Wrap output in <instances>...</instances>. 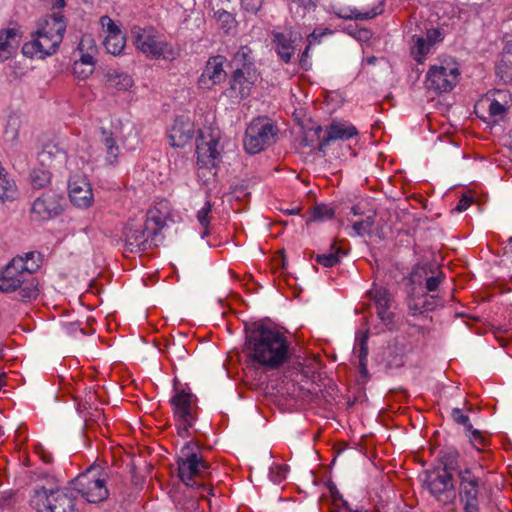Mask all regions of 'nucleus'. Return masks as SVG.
Listing matches in <instances>:
<instances>
[{
	"label": "nucleus",
	"mask_w": 512,
	"mask_h": 512,
	"mask_svg": "<svg viewBox=\"0 0 512 512\" xmlns=\"http://www.w3.org/2000/svg\"><path fill=\"white\" fill-rule=\"evenodd\" d=\"M42 264L38 252H27L14 257L1 271L0 292L18 293L22 301H31L40 293L39 281L33 276Z\"/></svg>",
	"instance_id": "nucleus-1"
},
{
	"label": "nucleus",
	"mask_w": 512,
	"mask_h": 512,
	"mask_svg": "<svg viewBox=\"0 0 512 512\" xmlns=\"http://www.w3.org/2000/svg\"><path fill=\"white\" fill-rule=\"evenodd\" d=\"M246 350L252 363L265 370L278 369L289 359V342L286 335L264 325L248 334Z\"/></svg>",
	"instance_id": "nucleus-2"
},
{
	"label": "nucleus",
	"mask_w": 512,
	"mask_h": 512,
	"mask_svg": "<svg viewBox=\"0 0 512 512\" xmlns=\"http://www.w3.org/2000/svg\"><path fill=\"white\" fill-rule=\"evenodd\" d=\"M66 22L60 13H53L40 20L31 39L22 46V53L29 58L43 59L55 53L63 40Z\"/></svg>",
	"instance_id": "nucleus-3"
},
{
	"label": "nucleus",
	"mask_w": 512,
	"mask_h": 512,
	"mask_svg": "<svg viewBox=\"0 0 512 512\" xmlns=\"http://www.w3.org/2000/svg\"><path fill=\"white\" fill-rule=\"evenodd\" d=\"M137 50L151 59L175 60L180 51L153 27H134L131 31Z\"/></svg>",
	"instance_id": "nucleus-4"
},
{
	"label": "nucleus",
	"mask_w": 512,
	"mask_h": 512,
	"mask_svg": "<svg viewBox=\"0 0 512 512\" xmlns=\"http://www.w3.org/2000/svg\"><path fill=\"white\" fill-rule=\"evenodd\" d=\"M195 449H197V445L192 442H187L182 448V455L177 461L178 475L186 486L200 490V497L204 498L205 493L214 494L211 488L202 482H198L197 479L204 477L209 465L202 459L200 454L195 452Z\"/></svg>",
	"instance_id": "nucleus-5"
},
{
	"label": "nucleus",
	"mask_w": 512,
	"mask_h": 512,
	"mask_svg": "<svg viewBox=\"0 0 512 512\" xmlns=\"http://www.w3.org/2000/svg\"><path fill=\"white\" fill-rule=\"evenodd\" d=\"M108 478L109 475L103 467L92 465L71 482V487L87 502L100 503L109 496Z\"/></svg>",
	"instance_id": "nucleus-6"
},
{
	"label": "nucleus",
	"mask_w": 512,
	"mask_h": 512,
	"mask_svg": "<svg viewBox=\"0 0 512 512\" xmlns=\"http://www.w3.org/2000/svg\"><path fill=\"white\" fill-rule=\"evenodd\" d=\"M31 505L37 512H77L76 498L71 486L54 490L42 487L34 492Z\"/></svg>",
	"instance_id": "nucleus-7"
},
{
	"label": "nucleus",
	"mask_w": 512,
	"mask_h": 512,
	"mask_svg": "<svg viewBox=\"0 0 512 512\" xmlns=\"http://www.w3.org/2000/svg\"><path fill=\"white\" fill-rule=\"evenodd\" d=\"M459 501L463 512H480L484 500L485 482L476 476L470 468L460 469Z\"/></svg>",
	"instance_id": "nucleus-8"
},
{
	"label": "nucleus",
	"mask_w": 512,
	"mask_h": 512,
	"mask_svg": "<svg viewBox=\"0 0 512 512\" xmlns=\"http://www.w3.org/2000/svg\"><path fill=\"white\" fill-rule=\"evenodd\" d=\"M277 127L266 117H258L248 125L244 137V149L257 154L275 142Z\"/></svg>",
	"instance_id": "nucleus-9"
},
{
	"label": "nucleus",
	"mask_w": 512,
	"mask_h": 512,
	"mask_svg": "<svg viewBox=\"0 0 512 512\" xmlns=\"http://www.w3.org/2000/svg\"><path fill=\"white\" fill-rule=\"evenodd\" d=\"M171 404L178 425V434L182 438L189 437L190 428L193 427L196 421V397L189 389L175 388Z\"/></svg>",
	"instance_id": "nucleus-10"
},
{
	"label": "nucleus",
	"mask_w": 512,
	"mask_h": 512,
	"mask_svg": "<svg viewBox=\"0 0 512 512\" xmlns=\"http://www.w3.org/2000/svg\"><path fill=\"white\" fill-rule=\"evenodd\" d=\"M459 76L458 64L453 59H448L429 68L425 85L436 93L450 92L458 83Z\"/></svg>",
	"instance_id": "nucleus-11"
},
{
	"label": "nucleus",
	"mask_w": 512,
	"mask_h": 512,
	"mask_svg": "<svg viewBox=\"0 0 512 512\" xmlns=\"http://www.w3.org/2000/svg\"><path fill=\"white\" fill-rule=\"evenodd\" d=\"M454 463H446L442 471L430 473L426 476L425 486L430 494L441 504H453L456 500V490L451 471Z\"/></svg>",
	"instance_id": "nucleus-12"
},
{
	"label": "nucleus",
	"mask_w": 512,
	"mask_h": 512,
	"mask_svg": "<svg viewBox=\"0 0 512 512\" xmlns=\"http://www.w3.org/2000/svg\"><path fill=\"white\" fill-rule=\"evenodd\" d=\"M220 139V130L215 126L199 129V135L196 139V153L198 163L202 166L214 165L220 155L218 149Z\"/></svg>",
	"instance_id": "nucleus-13"
},
{
	"label": "nucleus",
	"mask_w": 512,
	"mask_h": 512,
	"mask_svg": "<svg viewBox=\"0 0 512 512\" xmlns=\"http://www.w3.org/2000/svg\"><path fill=\"white\" fill-rule=\"evenodd\" d=\"M125 252L138 253L150 249L155 236L150 234L142 221L132 220L123 231Z\"/></svg>",
	"instance_id": "nucleus-14"
},
{
	"label": "nucleus",
	"mask_w": 512,
	"mask_h": 512,
	"mask_svg": "<svg viewBox=\"0 0 512 512\" xmlns=\"http://www.w3.org/2000/svg\"><path fill=\"white\" fill-rule=\"evenodd\" d=\"M258 78L259 74L256 69L249 65L236 69L230 79L229 97L238 100L247 98L251 94Z\"/></svg>",
	"instance_id": "nucleus-15"
},
{
	"label": "nucleus",
	"mask_w": 512,
	"mask_h": 512,
	"mask_svg": "<svg viewBox=\"0 0 512 512\" xmlns=\"http://www.w3.org/2000/svg\"><path fill=\"white\" fill-rule=\"evenodd\" d=\"M70 202L79 209H88L94 203V194L89 179L84 175H74L68 182Z\"/></svg>",
	"instance_id": "nucleus-16"
},
{
	"label": "nucleus",
	"mask_w": 512,
	"mask_h": 512,
	"mask_svg": "<svg viewBox=\"0 0 512 512\" xmlns=\"http://www.w3.org/2000/svg\"><path fill=\"white\" fill-rule=\"evenodd\" d=\"M62 197L55 192H46L32 204L31 213L39 221L49 220L62 211Z\"/></svg>",
	"instance_id": "nucleus-17"
},
{
	"label": "nucleus",
	"mask_w": 512,
	"mask_h": 512,
	"mask_svg": "<svg viewBox=\"0 0 512 512\" xmlns=\"http://www.w3.org/2000/svg\"><path fill=\"white\" fill-rule=\"evenodd\" d=\"M100 25L106 34L103 44L107 52L112 55L121 54L125 48L126 38L119 25L106 15L100 18Z\"/></svg>",
	"instance_id": "nucleus-18"
},
{
	"label": "nucleus",
	"mask_w": 512,
	"mask_h": 512,
	"mask_svg": "<svg viewBox=\"0 0 512 512\" xmlns=\"http://www.w3.org/2000/svg\"><path fill=\"white\" fill-rule=\"evenodd\" d=\"M22 36V29L16 23L0 29V62L9 60L17 53Z\"/></svg>",
	"instance_id": "nucleus-19"
},
{
	"label": "nucleus",
	"mask_w": 512,
	"mask_h": 512,
	"mask_svg": "<svg viewBox=\"0 0 512 512\" xmlns=\"http://www.w3.org/2000/svg\"><path fill=\"white\" fill-rule=\"evenodd\" d=\"M507 96V93L503 91H496L493 94H487L476 105V109L487 110L488 121L498 123L505 117L507 113Z\"/></svg>",
	"instance_id": "nucleus-20"
},
{
	"label": "nucleus",
	"mask_w": 512,
	"mask_h": 512,
	"mask_svg": "<svg viewBox=\"0 0 512 512\" xmlns=\"http://www.w3.org/2000/svg\"><path fill=\"white\" fill-rule=\"evenodd\" d=\"M194 133V124L189 117H176L168 131L169 143L172 147L182 148L190 143Z\"/></svg>",
	"instance_id": "nucleus-21"
},
{
	"label": "nucleus",
	"mask_w": 512,
	"mask_h": 512,
	"mask_svg": "<svg viewBox=\"0 0 512 512\" xmlns=\"http://www.w3.org/2000/svg\"><path fill=\"white\" fill-rule=\"evenodd\" d=\"M223 65H224V57H222V56L211 57L207 61L206 65L198 79V86L201 89L209 90L213 86L221 83L226 77V72L224 70Z\"/></svg>",
	"instance_id": "nucleus-22"
},
{
	"label": "nucleus",
	"mask_w": 512,
	"mask_h": 512,
	"mask_svg": "<svg viewBox=\"0 0 512 512\" xmlns=\"http://www.w3.org/2000/svg\"><path fill=\"white\" fill-rule=\"evenodd\" d=\"M302 41V35L296 31L274 34V44L278 56L285 63H289L296 47Z\"/></svg>",
	"instance_id": "nucleus-23"
},
{
	"label": "nucleus",
	"mask_w": 512,
	"mask_h": 512,
	"mask_svg": "<svg viewBox=\"0 0 512 512\" xmlns=\"http://www.w3.org/2000/svg\"><path fill=\"white\" fill-rule=\"evenodd\" d=\"M327 136L320 142L322 151L331 141L348 140L358 134L356 127L348 122H332L326 129Z\"/></svg>",
	"instance_id": "nucleus-24"
},
{
	"label": "nucleus",
	"mask_w": 512,
	"mask_h": 512,
	"mask_svg": "<svg viewBox=\"0 0 512 512\" xmlns=\"http://www.w3.org/2000/svg\"><path fill=\"white\" fill-rule=\"evenodd\" d=\"M371 299L375 302L377 314L380 320L389 325L393 319V313L390 311L391 296L384 287H373L368 292Z\"/></svg>",
	"instance_id": "nucleus-25"
},
{
	"label": "nucleus",
	"mask_w": 512,
	"mask_h": 512,
	"mask_svg": "<svg viewBox=\"0 0 512 512\" xmlns=\"http://www.w3.org/2000/svg\"><path fill=\"white\" fill-rule=\"evenodd\" d=\"M383 11L384 4L382 1H379L369 9H364L363 11H357L356 8L342 9L337 15L343 19L369 20L382 14Z\"/></svg>",
	"instance_id": "nucleus-26"
},
{
	"label": "nucleus",
	"mask_w": 512,
	"mask_h": 512,
	"mask_svg": "<svg viewBox=\"0 0 512 512\" xmlns=\"http://www.w3.org/2000/svg\"><path fill=\"white\" fill-rule=\"evenodd\" d=\"M497 75L505 83H512V41H508L504 46L501 63L497 66Z\"/></svg>",
	"instance_id": "nucleus-27"
},
{
	"label": "nucleus",
	"mask_w": 512,
	"mask_h": 512,
	"mask_svg": "<svg viewBox=\"0 0 512 512\" xmlns=\"http://www.w3.org/2000/svg\"><path fill=\"white\" fill-rule=\"evenodd\" d=\"M165 220L166 213L154 207L148 210L145 220L142 221V223L146 226L148 232L156 237L165 225Z\"/></svg>",
	"instance_id": "nucleus-28"
},
{
	"label": "nucleus",
	"mask_w": 512,
	"mask_h": 512,
	"mask_svg": "<svg viewBox=\"0 0 512 512\" xmlns=\"http://www.w3.org/2000/svg\"><path fill=\"white\" fill-rule=\"evenodd\" d=\"M106 77L108 87L114 88L118 91H127L134 84V81L129 74L117 70L109 71Z\"/></svg>",
	"instance_id": "nucleus-29"
},
{
	"label": "nucleus",
	"mask_w": 512,
	"mask_h": 512,
	"mask_svg": "<svg viewBox=\"0 0 512 512\" xmlns=\"http://www.w3.org/2000/svg\"><path fill=\"white\" fill-rule=\"evenodd\" d=\"M432 46L425 40L424 36L414 35L412 37L411 54L418 63H423L431 52Z\"/></svg>",
	"instance_id": "nucleus-30"
},
{
	"label": "nucleus",
	"mask_w": 512,
	"mask_h": 512,
	"mask_svg": "<svg viewBox=\"0 0 512 512\" xmlns=\"http://www.w3.org/2000/svg\"><path fill=\"white\" fill-rule=\"evenodd\" d=\"M102 142L106 149L105 160L109 165L117 163L120 154V147L116 144V139L107 131H102Z\"/></svg>",
	"instance_id": "nucleus-31"
},
{
	"label": "nucleus",
	"mask_w": 512,
	"mask_h": 512,
	"mask_svg": "<svg viewBox=\"0 0 512 512\" xmlns=\"http://www.w3.org/2000/svg\"><path fill=\"white\" fill-rule=\"evenodd\" d=\"M326 34H331V31L328 30V29H325L321 32H316V31H313L311 34H309L307 36V46L305 48V50L303 51L301 57H300V64L301 66L304 68V69H308L311 65V63L309 62V50L311 48V46L313 45H316V44H319L320 43V39L322 36L326 35Z\"/></svg>",
	"instance_id": "nucleus-32"
},
{
	"label": "nucleus",
	"mask_w": 512,
	"mask_h": 512,
	"mask_svg": "<svg viewBox=\"0 0 512 512\" xmlns=\"http://www.w3.org/2000/svg\"><path fill=\"white\" fill-rule=\"evenodd\" d=\"M212 207L210 201H205L203 206L197 211L196 219L199 222L202 231L201 238L204 239L210 235L209 225H210V213Z\"/></svg>",
	"instance_id": "nucleus-33"
},
{
	"label": "nucleus",
	"mask_w": 512,
	"mask_h": 512,
	"mask_svg": "<svg viewBox=\"0 0 512 512\" xmlns=\"http://www.w3.org/2000/svg\"><path fill=\"white\" fill-rule=\"evenodd\" d=\"M291 1V7L290 10L296 14H298L300 17H304L306 12H309L313 10L318 0H290Z\"/></svg>",
	"instance_id": "nucleus-34"
},
{
	"label": "nucleus",
	"mask_w": 512,
	"mask_h": 512,
	"mask_svg": "<svg viewBox=\"0 0 512 512\" xmlns=\"http://www.w3.org/2000/svg\"><path fill=\"white\" fill-rule=\"evenodd\" d=\"M19 137V120L16 117H10L5 131H4V138L7 142H10L11 144H14L18 141Z\"/></svg>",
	"instance_id": "nucleus-35"
},
{
	"label": "nucleus",
	"mask_w": 512,
	"mask_h": 512,
	"mask_svg": "<svg viewBox=\"0 0 512 512\" xmlns=\"http://www.w3.org/2000/svg\"><path fill=\"white\" fill-rule=\"evenodd\" d=\"M469 440L471 444L477 451H484L485 448L489 445V439L487 436L483 435L479 430L474 429L467 431Z\"/></svg>",
	"instance_id": "nucleus-36"
},
{
	"label": "nucleus",
	"mask_w": 512,
	"mask_h": 512,
	"mask_svg": "<svg viewBox=\"0 0 512 512\" xmlns=\"http://www.w3.org/2000/svg\"><path fill=\"white\" fill-rule=\"evenodd\" d=\"M31 183L34 188L40 189L49 184L50 173L43 169H35L30 174Z\"/></svg>",
	"instance_id": "nucleus-37"
},
{
	"label": "nucleus",
	"mask_w": 512,
	"mask_h": 512,
	"mask_svg": "<svg viewBox=\"0 0 512 512\" xmlns=\"http://www.w3.org/2000/svg\"><path fill=\"white\" fill-rule=\"evenodd\" d=\"M342 250L340 248H336L335 251H331L329 253L318 254L316 256V261L323 265L324 267H333L340 261V254Z\"/></svg>",
	"instance_id": "nucleus-38"
},
{
	"label": "nucleus",
	"mask_w": 512,
	"mask_h": 512,
	"mask_svg": "<svg viewBox=\"0 0 512 512\" xmlns=\"http://www.w3.org/2000/svg\"><path fill=\"white\" fill-rule=\"evenodd\" d=\"M334 216V210L329 205L321 204L314 207L311 213V221H325Z\"/></svg>",
	"instance_id": "nucleus-39"
},
{
	"label": "nucleus",
	"mask_w": 512,
	"mask_h": 512,
	"mask_svg": "<svg viewBox=\"0 0 512 512\" xmlns=\"http://www.w3.org/2000/svg\"><path fill=\"white\" fill-rule=\"evenodd\" d=\"M125 128L127 136L122 140V144L127 150H135L139 145L138 131L132 124H127Z\"/></svg>",
	"instance_id": "nucleus-40"
},
{
	"label": "nucleus",
	"mask_w": 512,
	"mask_h": 512,
	"mask_svg": "<svg viewBox=\"0 0 512 512\" xmlns=\"http://www.w3.org/2000/svg\"><path fill=\"white\" fill-rule=\"evenodd\" d=\"M214 17L220 27L226 32L232 29L235 23L233 15L225 10H217L214 12Z\"/></svg>",
	"instance_id": "nucleus-41"
},
{
	"label": "nucleus",
	"mask_w": 512,
	"mask_h": 512,
	"mask_svg": "<svg viewBox=\"0 0 512 512\" xmlns=\"http://www.w3.org/2000/svg\"><path fill=\"white\" fill-rule=\"evenodd\" d=\"M287 473L288 467L286 465L274 464L270 467L269 478L273 483L278 484L286 479Z\"/></svg>",
	"instance_id": "nucleus-42"
},
{
	"label": "nucleus",
	"mask_w": 512,
	"mask_h": 512,
	"mask_svg": "<svg viewBox=\"0 0 512 512\" xmlns=\"http://www.w3.org/2000/svg\"><path fill=\"white\" fill-rule=\"evenodd\" d=\"M61 327L63 332L66 335L77 337L79 334L84 335V328L82 327V322L76 321V322H62Z\"/></svg>",
	"instance_id": "nucleus-43"
},
{
	"label": "nucleus",
	"mask_w": 512,
	"mask_h": 512,
	"mask_svg": "<svg viewBox=\"0 0 512 512\" xmlns=\"http://www.w3.org/2000/svg\"><path fill=\"white\" fill-rule=\"evenodd\" d=\"M78 49L80 52H91L97 53V46L92 35L85 34L81 37L80 42L78 44Z\"/></svg>",
	"instance_id": "nucleus-44"
},
{
	"label": "nucleus",
	"mask_w": 512,
	"mask_h": 512,
	"mask_svg": "<svg viewBox=\"0 0 512 512\" xmlns=\"http://www.w3.org/2000/svg\"><path fill=\"white\" fill-rule=\"evenodd\" d=\"M452 417L458 423L463 425L466 430H472V424L470 423L469 417L462 413L459 408H455L452 410Z\"/></svg>",
	"instance_id": "nucleus-45"
},
{
	"label": "nucleus",
	"mask_w": 512,
	"mask_h": 512,
	"mask_svg": "<svg viewBox=\"0 0 512 512\" xmlns=\"http://www.w3.org/2000/svg\"><path fill=\"white\" fill-rule=\"evenodd\" d=\"M94 71V68L91 65L83 66L82 64L73 65V72L79 79H87Z\"/></svg>",
	"instance_id": "nucleus-46"
},
{
	"label": "nucleus",
	"mask_w": 512,
	"mask_h": 512,
	"mask_svg": "<svg viewBox=\"0 0 512 512\" xmlns=\"http://www.w3.org/2000/svg\"><path fill=\"white\" fill-rule=\"evenodd\" d=\"M373 223V218L367 217L365 220L354 222L353 230L356 232L357 235H362L372 227Z\"/></svg>",
	"instance_id": "nucleus-47"
},
{
	"label": "nucleus",
	"mask_w": 512,
	"mask_h": 512,
	"mask_svg": "<svg viewBox=\"0 0 512 512\" xmlns=\"http://www.w3.org/2000/svg\"><path fill=\"white\" fill-rule=\"evenodd\" d=\"M424 38L433 47L436 43H439L443 40V35L440 29H430L427 31Z\"/></svg>",
	"instance_id": "nucleus-48"
},
{
	"label": "nucleus",
	"mask_w": 512,
	"mask_h": 512,
	"mask_svg": "<svg viewBox=\"0 0 512 512\" xmlns=\"http://www.w3.org/2000/svg\"><path fill=\"white\" fill-rule=\"evenodd\" d=\"M242 7L251 13H256L261 8L264 0H240Z\"/></svg>",
	"instance_id": "nucleus-49"
},
{
	"label": "nucleus",
	"mask_w": 512,
	"mask_h": 512,
	"mask_svg": "<svg viewBox=\"0 0 512 512\" xmlns=\"http://www.w3.org/2000/svg\"><path fill=\"white\" fill-rule=\"evenodd\" d=\"M80 59L75 61L76 64H82L83 66L91 65L93 68L95 66L94 56L96 53L91 52H80Z\"/></svg>",
	"instance_id": "nucleus-50"
},
{
	"label": "nucleus",
	"mask_w": 512,
	"mask_h": 512,
	"mask_svg": "<svg viewBox=\"0 0 512 512\" xmlns=\"http://www.w3.org/2000/svg\"><path fill=\"white\" fill-rule=\"evenodd\" d=\"M442 281V274L439 273L436 276H431L426 279V289L430 292L437 290Z\"/></svg>",
	"instance_id": "nucleus-51"
},
{
	"label": "nucleus",
	"mask_w": 512,
	"mask_h": 512,
	"mask_svg": "<svg viewBox=\"0 0 512 512\" xmlns=\"http://www.w3.org/2000/svg\"><path fill=\"white\" fill-rule=\"evenodd\" d=\"M368 355V347H367V336L364 335L359 343V360L360 364L364 365V361L366 360Z\"/></svg>",
	"instance_id": "nucleus-52"
},
{
	"label": "nucleus",
	"mask_w": 512,
	"mask_h": 512,
	"mask_svg": "<svg viewBox=\"0 0 512 512\" xmlns=\"http://www.w3.org/2000/svg\"><path fill=\"white\" fill-rule=\"evenodd\" d=\"M409 308L410 310H413V314L416 315L417 312L421 313L424 310H431L433 309L432 307H430V305L428 304L427 300H423L422 301V306L421 307H418V304H410L409 305Z\"/></svg>",
	"instance_id": "nucleus-53"
},
{
	"label": "nucleus",
	"mask_w": 512,
	"mask_h": 512,
	"mask_svg": "<svg viewBox=\"0 0 512 512\" xmlns=\"http://www.w3.org/2000/svg\"><path fill=\"white\" fill-rule=\"evenodd\" d=\"M470 206V200L467 198V197H462L457 206H456V210L458 212H463L465 211L466 209H468V207Z\"/></svg>",
	"instance_id": "nucleus-54"
},
{
	"label": "nucleus",
	"mask_w": 512,
	"mask_h": 512,
	"mask_svg": "<svg viewBox=\"0 0 512 512\" xmlns=\"http://www.w3.org/2000/svg\"><path fill=\"white\" fill-rule=\"evenodd\" d=\"M457 452L456 451H449L448 454H447V459L446 461L444 462V465L446 463H451L453 462L454 463V469L456 468V465H457Z\"/></svg>",
	"instance_id": "nucleus-55"
},
{
	"label": "nucleus",
	"mask_w": 512,
	"mask_h": 512,
	"mask_svg": "<svg viewBox=\"0 0 512 512\" xmlns=\"http://www.w3.org/2000/svg\"><path fill=\"white\" fill-rule=\"evenodd\" d=\"M53 9H60L65 6V0H47Z\"/></svg>",
	"instance_id": "nucleus-56"
},
{
	"label": "nucleus",
	"mask_w": 512,
	"mask_h": 512,
	"mask_svg": "<svg viewBox=\"0 0 512 512\" xmlns=\"http://www.w3.org/2000/svg\"><path fill=\"white\" fill-rule=\"evenodd\" d=\"M359 40H367L370 37V32L366 29H362L358 32L356 36Z\"/></svg>",
	"instance_id": "nucleus-57"
},
{
	"label": "nucleus",
	"mask_w": 512,
	"mask_h": 512,
	"mask_svg": "<svg viewBox=\"0 0 512 512\" xmlns=\"http://www.w3.org/2000/svg\"><path fill=\"white\" fill-rule=\"evenodd\" d=\"M300 210V207L296 206L291 209L284 210V213H286L287 215H296L300 212Z\"/></svg>",
	"instance_id": "nucleus-58"
},
{
	"label": "nucleus",
	"mask_w": 512,
	"mask_h": 512,
	"mask_svg": "<svg viewBox=\"0 0 512 512\" xmlns=\"http://www.w3.org/2000/svg\"><path fill=\"white\" fill-rule=\"evenodd\" d=\"M367 62H368V64H375V62H376V57H374V56H373V57H369V58L367 59Z\"/></svg>",
	"instance_id": "nucleus-59"
},
{
	"label": "nucleus",
	"mask_w": 512,
	"mask_h": 512,
	"mask_svg": "<svg viewBox=\"0 0 512 512\" xmlns=\"http://www.w3.org/2000/svg\"><path fill=\"white\" fill-rule=\"evenodd\" d=\"M352 212L354 215H358V211H357L356 207H352Z\"/></svg>",
	"instance_id": "nucleus-60"
},
{
	"label": "nucleus",
	"mask_w": 512,
	"mask_h": 512,
	"mask_svg": "<svg viewBox=\"0 0 512 512\" xmlns=\"http://www.w3.org/2000/svg\"><path fill=\"white\" fill-rule=\"evenodd\" d=\"M3 384H4L3 376H0V389L2 388Z\"/></svg>",
	"instance_id": "nucleus-61"
},
{
	"label": "nucleus",
	"mask_w": 512,
	"mask_h": 512,
	"mask_svg": "<svg viewBox=\"0 0 512 512\" xmlns=\"http://www.w3.org/2000/svg\"><path fill=\"white\" fill-rule=\"evenodd\" d=\"M244 49H245V48L243 47V48H242V55H243V56H246V54H245V52H244Z\"/></svg>",
	"instance_id": "nucleus-62"
}]
</instances>
